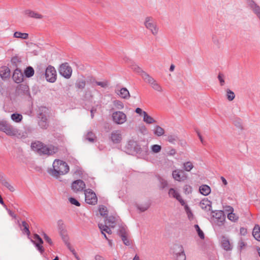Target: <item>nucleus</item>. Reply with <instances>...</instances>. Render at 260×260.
<instances>
[{"label":"nucleus","mask_w":260,"mask_h":260,"mask_svg":"<svg viewBox=\"0 0 260 260\" xmlns=\"http://www.w3.org/2000/svg\"><path fill=\"white\" fill-rule=\"evenodd\" d=\"M31 148L34 151H37L40 155H51L57 152L58 150L57 147L52 145H46L40 141L31 143Z\"/></svg>","instance_id":"1"},{"label":"nucleus","mask_w":260,"mask_h":260,"mask_svg":"<svg viewBox=\"0 0 260 260\" xmlns=\"http://www.w3.org/2000/svg\"><path fill=\"white\" fill-rule=\"evenodd\" d=\"M69 170V167L67 162L59 159H55L53 163L52 169H50L48 173L52 176L57 178L60 175L68 173Z\"/></svg>","instance_id":"2"},{"label":"nucleus","mask_w":260,"mask_h":260,"mask_svg":"<svg viewBox=\"0 0 260 260\" xmlns=\"http://www.w3.org/2000/svg\"><path fill=\"white\" fill-rule=\"evenodd\" d=\"M212 218L213 224L218 226H222L225 221L226 215L222 210L212 211Z\"/></svg>","instance_id":"3"},{"label":"nucleus","mask_w":260,"mask_h":260,"mask_svg":"<svg viewBox=\"0 0 260 260\" xmlns=\"http://www.w3.org/2000/svg\"><path fill=\"white\" fill-rule=\"evenodd\" d=\"M0 131L10 136H15L18 133L16 128L4 120L0 121Z\"/></svg>","instance_id":"4"},{"label":"nucleus","mask_w":260,"mask_h":260,"mask_svg":"<svg viewBox=\"0 0 260 260\" xmlns=\"http://www.w3.org/2000/svg\"><path fill=\"white\" fill-rule=\"evenodd\" d=\"M144 25L154 36L157 35L158 27L154 19L152 17H146L144 21Z\"/></svg>","instance_id":"5"},{"label":"nucleus","mask_w":260,"mask_h":260,"mask_svg":"<svg viewBox=\"0 0 260 260\" xmlns=\"http://www.w3.org/2000/svg\"><path fill=\"white\" fill-rule=\"evenodd\" d=\"M47 81L54 83L57 79V73L55 68L49 65L45 69V77Z\"/></svg>","instance_id":"6"},{"label":"nucleus","mask_w":260,"mask_h":260,"mask_svg":"<svg viewBox=\"0 0 260 260\" xmlns=\"http://www.w3.org/2000/svg\"><path fill=\"white\" fill-rule=\"evenodd\" d=\"M142 78L145 82L149 84L154 90L158 92L162 91L161 86L147 73H143Z\"/></svg>","instance_id":"7"},{"label":"nucleus","mask_w":260,"mask_h":260,"mask_svg":"<svg viewBox=\"0 0 260 260\" xmlns=\"http://www.w3.org/2000/svg\"><path fill=\"white\" fill-rule=\"evenodd\" d=\"M16 91L19 95L23 96L28 99H31L29 87L26 84H21L18 85Z\"/></svg>","instance_id":"8"},{"label":"nucleus","mask_w":260,"mask_h":260,"mask_svg":"<svg viewBox=\"0 0 260 260\" xmlns=\"http://www.w3.org/2000/svg\"><path fill=\"white\" fill-rule=\"evenodd\" d=\"M59 74L67 79H69L72 73V69L68 63L65 62L60 66Z\"/></svg>","instance_id":"9"},{"label":"nucleus","mask_w":260,"mask_h":260,"mask_svg":"<svg viewBox=\"0 0 260 260\" xmlns=\"http://www.w3.org/2000/svg\"><path fill=\"white\" fill-rule=\"evenodd\" d=\"M57 229L59 231L60 236L64 242H67L69 238L67 234V230H66V225L63 221L62 219H59L57 222Z\"/></svg>","instance_id":"10"},{"label":"nucleus","mask_w":260,"mask_h":260,"mask_svg":"<svg viewBox=\"0 0 260 260\" xmlns=\"http://www.w3.org/2000/svg\"><path fill=\"white\" fill-rule=\"evenodd\" d=\"M112 120L118 124H122L126 121V115L121 111H116L113 113Z\"/></svg>","instance_id":"11"},{"label":"nucleus","mask_w":260,"mask_h":260,"mask_svg":"<svg viewBox=\"0 0 260 260\" xmlns=\"http://www.w3.org/2000/svg\"><path fill=\"white\" fill-rule=\"evenodd\" d=\"M85 198L86 202L90 205H95L98 201L95 193L90 189L85 190Z\"/></svg>","instance_id":"12"},{"label":"nucleus","mask_w":260,"mask_h":260,"mask_svg":"<svg viewBox=\"0 0 260 260\" xmlns=\"http://www.w3.org/2000/svg\"><path fill=\"white\" fill-rule=\"evenodd\" d=\"M247 5L260 22V6L253 0H247Z\"/></svg>","instance_id":"13"},{"label":"nucleus","mask_w":260,"mask_h":260,"mask_svg":"<svg viewBox=\"0 0 260 260\" xmlns=\"http://www.w3.org/2000/svg\"><path fill=\"white\" fill-rule=\"evenodd\" d=\"M72 190L75 192H78L82 191L85 188V184L84 182L81 180L78 179L74 181L71 185Z\"/></svg>","instance_id":"14"},{"label":"nucleus","mask_w":260,"mask_h":260,"mask_svg":"<svg viewBox=\"0 0 260 260\" xmlns=\"http://www.w3.org/2000/svg\"><path fill=\"white\" fill-rule=\"evenodd\" d=\"M0 183L10 191L13 192L15 190L14 188L9 183L8 178L2 172H0Z\"/></svg>","instance_id":"15"},{"label":"nucleus","mask_w":260,"mask_h":260,"mask_svg":"<svg viewBox=\"0 0 260 260\" xmlns=\"http://www.w3.org/2000/svg\"><path fill=\"white\" fill-rule=\"evenodd\" d=\"M173 178L176 181H183L186 179L184 172L181 170H175L172 172Z\"/></svg>","instance_id":"16"},{"label":"nucleus","mask_w":260,"mask_h":260,"mask_svg":"<svg viewBox=\"0 0 260 260\" xmlns=\"http://www.w3.org/2000/svg\"><path fill=\"white\" fill-rule=\"evenodd\" d=\"M110 139L115 144L120 143L122 140L121 131L120 130L113 131L111 134Z\"/></svg>","instance_id":"17"},{"label":"nucleus","mask_w":260,"mask_h":260,"mask_svg":"<svg viewBox=\"0 0 260 260\" xmlns=\"http://www.w3.org/2000/svg\"><path fill=\"white\" fill-rule=\"evenodd\" d=\"M38 118L39 119L38 121L39 126L42 129H46L48 126V122L46 115L41 113H40Z\"/></svg>","instance_id":"18"},{"label":"nucleus","mask_w":260,"mask_h":260,"mask_svg":"<svg viewBox=\"0 0 260 260\" xmlns=\"http://www.w3.org/2000/svg\"><path fill=\"white\" fill-rule=\"evenodd\" d=\"M12 78L14 82L17 83L22 82L23 80V75L21 70L18 69L15 70L12 76Z\"/></svg>","instance_id":"19"},{"label":"nucleus","mask_w":260,"mask_h":260,"mask_svg":"<svg viewBox=\"0 0 260 260\" xmlns=\"http://www.w3.org/2000/svg\"><path fill=\"white\" fill-rule=\"evenodd\" d=\"M24 13L25 15L30 18L42 19L43 17L41 14L30 10H26Z\"/></svg>","instance_id":"20"},{"label":"nucleus","mask_w":260,"mask_h":260,"mask_svg":"<svg viewBox=\"0 0 260 260\" xmlns=\"http://www.w3.org/2000/svg\"><path fill=\"white\" fill-rule=\"evenodd\" d=\"M36 131V129L31 126H26L24 130L22 133V137L24 138L29 137L31 136Z\"/></svg>","instance_id":"21"},{"label":"nucleus","mask_w":260,"mask_h":260,"mask_svg":"<svg viewBox=\"0 0 260 260\" xmlns=\"http://www.w3.org/2000/svg\"><path fill=\"white\" fill-rule=\"evenodd\" d=\"M200 206L203 209L210 211L212 208L211 202L208 199L202 200L200 202Z\"/></svg>","instance_id":"22"},{"label":"nucleus","mask_w":260,"mask_h":260,"mask_svg":"<svg viewBox=\"0 0 260 260\" xmlns=\"http://www.w3.org/2000/svg\"><path fill=\"white\" fill-rule=\"evenodd\" d=\"M172 251L175 255L184 252L182 245L178 244L173 245L172 248Z\"/></svg>","instance_id":"23"},{"label":"nucleus","mask_w":260,"mask_h":260,"mask_svg":"<svg viewBox=\"0 0 260 260\" xmlns=\"http://www.w3.org/2000/svg\"><path fill=\"white\" fill-rule=\"evenodd\" d=\"M134 150L137 153L140 154L142 153L143 154L147 155L148 153V149L147 147L141 148L140 146L137 143L135 144Z\"/></svg>","instance_id":"24"},{"label":"nucleus","mask_w":260,"mask_h":260,"mask_svg":"<svg viewBox=\"0 0 260 260\" xmlns=\"http://www.w3.org/2000/svg\"><path fill=\"white\" fill-rule=\"evenodd\" d=\"M252 235L255 240L260 242V226L259 225L256 224L254 226Z\"/></svg>","instance_id":"25"},{"label":"nucleus","mask_w":260,"mask_h":260,"mask_svg":"<svg viewBox=\"0 0 260 260\" xmlns=\"http://www.w3.org/2000/svg\"><path fill=\"white\" fill-rule=\"evenodd\" d=\"M199 191L202 194L206 196L211 192V188L208 185L203 184L200 187Z\"/></svg>","instance_id":"26"},{"label":"nucleus","mask_w":260,"mask_h":260,"mask_svg":"<svg viewBox=\"0 0 260 260\" xmlns=\"http://www.w3.org/2000/svg\"><path fill=\"white\" fill-rule=\"evenodd\" d=\"M117 94L122 99H128L130 97L128 90L125 87L120 89Z\"/></svg>","instance_id":"27"},{"label":"nucleus","mask_w":260,"mask_h":260,"mask_svg":"<svg viewBox=\"0 0 260 260\" xmlns=\"http://www.w3.org/2000/svg\"><path fill=\"white\" fill-rule=\"evenodd\" d=\"M222 248L226 251L232 249L229 240L225 237H223L221 241Z\"/></svg>","instance_id":"28"},{"label":"nucleus","mask_w":260,"mask_h":260,"mask_svg":"<svg viewBox=\"0 0 260 260\" xmlns=\"http://www.w3.org/2000/svg\"><path fill=\"white\" fill-rule=\"evenodd\" d=\"M150 204L149 202H145L142 204H137V208L141 212L146 211L150 207Z\"/></svg>","instance_id":"29"},{"label":"nucleus","mask_w":260,"mask_h":260,"mask_svg":"<svg viewBox=\"0 0 260 260\" xmlns=\"http://www.w3.org/2000/svg\"><path fill=\"white\" fill-rule=\"evenodd\" d=\"M228 208H229V211L231 212L228 214V218L231 221H236L238 219V216L233 213L234 209L232 207L229 206Z\"/></svg>","instance_id":"30"},{"label":"nucleus","mask_w":260,"mask_h":260,"mask_svg":"<svg viewBox=\"0 0 260 260\" xmlns=\"http://www.w3.org/2000/svg\"><path fill=\"white\" fill-rule=\"evenodd\" d=\"M20 228L24 233H25L28 236L30 235L28 224L25 221H22L21 224H20Z\"/></svg>","instance_id":"31"},{"label":"nucleus","mask_w":260,"mask_h":260,"mask_svg":"<svg viewBox=\"0 0 260 260\" xmlns=\"http://www.w3.org/2000/svg\"><path fill=\"white\" fill-rule=\"evenodd\" d=\"M143 121L148 124H152L155 122V120L146 112H143Z\"/></svg>","instance_id":"32"},{"label":"nucleus","mask_w":260,"mask_h":260,"mask_svg":"<svg viewBox=\"0 0 260 260\" xmlns=\"http://www.w3.org/2000/svg\"><path fill=\"white\" fill-rule=\"evenodd\" d=\"M35 73L34 69L32 67L29 66L27 67L24 70V74L26 77L30 78L32 77Z\"/></svg>","instance_id":"33"},{"label":"nucleus","mask_w":260,"mask_h":260,"mask_svg":"<svg viewBox=\"0 0 260 260\" xmlns=\"http://www.w3.org/2000/svg\"><path fill=\"white\" fill-rule=\"evenodd\" d=\"M85 139L91 143L94 142L96 138L95 134L91 131L88 132L84 136Z\"/></svg>","instance_id":"34"},{"label":"nucleus","mask_w":260,"mask_h":260,"mask_svg":"<svg viewBox=\"0 0 260 260\" xmlns=\"http://www.w3.org/2000/svg\"><path fill=\"white\" fill-rule=\"evenodd\" d=\"M212 41L213 44L217 48H219L221 45V40L219 37L216 35H212Z\"/></svg>","instance_id":"35"},{"label":"nucleus","mask_w":260,"mask_h":260,"mask_svg":"<svg viewBox=\"0 0 260 260\" xmlns=\"http://www.w3.org/2000/svg\"><path fill=\"white\" fill-rule=\"evenodd\" d=\"M14 37L26 40L28 38V34L27 33H22L19 31H16L14 34Z\"/></svg>","instance_id":"36"},{"label":"nucleus","mask_w":260,"mask_h":260,"mask_svg":"<svg viewBox=\"0 0 260 260\" xmlns=\"http://www.w3.org/2000/svg\"><path fill=\"white\" fill-rule=\"evenodd\" d=\"M130 67L133 71L140 74V75L142 77L143 73H146L145 72H144L142 70H141V69L134 62H131V64L130 65Z\"/></svg>","instance_id":"37"},{"label":"nucleus","mask_w":260,"mask_h":260,"mask_svg":"<svg viewBox=\"0 0 260 260\" xmlns=\"http://www.w3.org/2000/svg\"><path fill=\"white\" fill-rule=\"evenodd\" d=\"M130 67L133 71L140 74V75L142 77L143 73H146L145 72H144L142 70H141V69L134 62H131V64L130 65Z\"/></svg>","instance_id":"38"},{"label":"nucleus","mask_w":260,"mask_h":260,"mask_svg":"<svg viewBox=\"0 0 260 260\" xmlns=\"http://www.w3.org/2000/svg\"><path fill=\"white\" fill-rule=\"evenodd\" d=\"M1 76L3 79L9 77L10 76V70L9 68L8 67H5L1 71Z\"/></svg>","instance_id":"39"},{"label":"nucleus","mask_w":260,"mask_h":260,"mask_svg":"<svg viewBox=\"0 0 260 260\" xmlns=\"http://www.w3.org/2000/svg\"><path fill=\"white\" fill-rule=\"evenodd\" d=\"M168 194L170 197L174 198L176 199L180 196L179 192L173 188H170Z\"/></svg>","instance_id":"40"},{"label":"nucleus","mask_w":260,"mask_h":260,"mask_svg":"<svg viewBox=\"0 0 260 260\" xmlns=\"http://www.w3.org/2000/svg\"><path fill=\"white\" fill-rule=\"evenodd\" d=\"M11 118L13 121L16 122H19L22 119V116L20 114L13 113L11 115Z\"/></svg>","instance_id":"41"},{"label":"nucleus","mask_w":260,"mask_h":260,"mask_svg":"<svg viewBox=\"0 0 260 260\" xmlns=\"http://www.w3.org/2000/svg\"><path fill=\"white\" fill-rule=\"evenodd\" d=\"M107 217V220L108 223H110V226L113 228L115 227V222L117 219L116 217L114 216H109Z\"/></svg>","instance_id":"42"},{"label":"nucleus","mask_w":260,"mask_h":260,"mask_svg":"<svg viewBox=\"0 0 260 260\" xmlns=\"http://www.w3.org/2000/svg\"><path fill=\"white\" fill-rule=\"evenodd\" d=\"M226 96L227 99L229 101H233L235 98V94L234 92L230 89L226 90Z\"/></svg>","instance_id":"43"},{"label":"nucleus","mask_w":260,"mask_h":260,"mask_svg":"<svg viewBox=\"0 0 260 260\" xmlns=\"http://www.w3.org/2000/svg\"><path fill=\"white\" fill-rule=\"evenodd\" d=\"M118 234L120 237L126 236L127 235L126 227L125 225H120L118 231Z\"/></svg>","instance_id":"44"},{"label":"nucleus","mask_w":260,"mask_h":260,"mask_svg":"<svg viewBox=\"0 0 260 260\" xmlns=\"http://www.w3.org/2000/svg\"><path fill=\"white\" fill-rule=\"evenodd\" d=\"M45 69L38 68L36 70V75L38 78L43 79L45 77Z\"/></svg>","instance_id":"45"},{"label":"nucleus","mask_w":260,"mask_h":260,"mask_svg":"<svg viewBox=\"0 0 260 260\" xmlns=\"http://www.w3.org/2000/svg\"><path fill=\"white\" fill-rule=\"evenodd\" d=\"M164 129L158 125H156L155 127L154 130V134L157 136H161L164 134Z\"/></svg>","instance_id":"46"},{"label":"nucleus","mask_w":260,"mask_h":260,"mask_svg":"<svg viewBox=\"0 0 260 260\" xmlns=\"http://www.w3.org/2000/svg\"><path fill=\"white\" fill-rule=\"evenodd\" d=\"M185 211L187 215V217L189 220H192L193 219V214L192 213L190 208L187 205L185 206Z\"/></svg>","instance_id":"47"},{"label":"nucleus","mask_w":260,"mask_h":260,"mask_svg":"<svg viewBox=\"0 0 260 260\" xmlns=\"http://www.w3.org/2000/svg\"><path fill=\"white\" fill-rule=\"evenodd\" d=\"M99 211L101 216H105L108 214V210L106 207L100 205L99 207Z\"/></svg>","instance_id":"48"},{"label":"nucleus","mask_w":260,"mask_h":260,"mask_svg":"<svg viewBox=\"0 0 260 260\" xmlns=\"http://www.w3.org/2000/svg\"><path fill=\"white\" fill-rule=\"evenodd\" d=\"M86 82L84 80H79L77 81L75 84V86L77 88L81 89H83L85 88Z\"/></svg>","instance_id":"49"},{"label":"nucleus","mask_w":260,"mask_h":260,"mask_svg":"<svg viewBox=\"0 0 260 260\" xmlns=\"http://www.w3.org/2000/svg\"><path fill=\"white\" fill-rule=\"evenodd\" d=\"M194 228L197 231L198 236L201 239H204L205 238V235L203 233V232L201 230L200 226L198 224H195L194 225Z\"/></svg>","instance_id":"50"},{"label":"nucleus","mask_w":260,"mask_h":260,"mask_svg":"<svg viewBox=\"0 0 260 260\" xmlns=\"http://www.w3.org/2000/svg\"><path fill=\"white\" fill-rule=\"evenodd\" d=\"M193 168V166L190 161H187L183 164V168L186 171L189 172Z\"/></svg>","instance_id":"51"},{"label":"nucleus","mask_w":260,"mask_h":260,"mask_svg":"<svg viewBox=\"0 0 260 260\" xmlns=\"http://www.w3.org/2000/svg\"><path fill=\"white\" fill-rule=\"evenodd\" d=\"M178 140V138L176 135H169L167 138V140L171 143L174 144Z\"/></svg>","instance_id":"52"},{"label":"nucleus","mask_w":260,"mask_h":260,"mask_svg":"<svg viewBox=\"0 0 260 260\" xmlns=\"http://www.w3.org/2000/svg\"><path fill=\"white\" fill-rule=\"evenodd\" d=\"M114 105L115 107L119 110L122 109L124 108L123 104L122 102L119 100H115L113 102Z\"/></svg>","instance_id":"53"},{"label":"nucleus","mask_w":260,"mask_h":260,"mask_svg":"<svg viewBox=\"0 0 260 260\" xmlns=\"http://www.w3.org/2000/svg\"><path fill=\"white\" fill-rule=\"evenodd\" d=\"M151 149L153 153H158L160 151L161 147L159 145L155 144L151 146Z\"/></svg>","instance_id":"54"},{"label":"nucleus","mask_w":260,"mask_h":260,"mask_svg":"<svg viewBox=\"0 0 260 260\" xmlns=\"http://www.w3.org/2000/svg\"><path fill=\"white\" fill-rule=\"evenodd\" d=\"M127 235L126 236H122L121 237L122 241H123L124 245L126 246H129L131 244V242L127 238Z\"/></svg>","instance_id":"55"},{"label":"nucleus","mask_w":260,"mask_h":260,"mask_svg":"<svg viewBox=\"0 0 260 260\" xmlns=\"http://www.w3.org/2000/svg\"><path fill=\"white\" fill-rule=\"evenodd\" d=\"M159 180L160 184V187L161 189H164L165 188L168 186V183L166 180L161 178H160Z\"/></svg>","instance_id":"56"},{"label":"nucleus","mask_w":260,"mask_h":260,"mask_svg":"<svg viewBox=\"0 0 260 260\" xmlns=\"http://www.w3.org/2000/svg\"><path fill=\"white\" fill-rule=\"evenodd\" d=\"M70 203L76 206H80V203L74 198L71 197L69 199Z\"/></svg>","instance_id":"57"},{"label":"nucleus","mask_w":260,"mask_h":260,"mask_svg":"<svg viewBox=\"0 0 260 260\" xmlns=\"http://www.w3.org/2000/svg\"><path fill=\"white\" fill-rule=\"evenodd\" d=\"M74 174H75V175L77 176L78 177L83 178V177L82 176V175L83 174L82 169L80 167H78L76 169V171H75Z\"/></svg>","instance_id":"58"},{"label":"nucleus","mask_w":260,"mask_h":260,"mask_svg":"<svg viewBox=\"0 0 260 260\" xmlns=\"http://www.w3.org/2000/svg\"><path fill=\"white\" fill-rule=\"evenodd\" d=\"M95 83L97 85L100 86L103 88H106L108 85V83L107 81H103V82L95 81Z\"/></svg>","instance_id":"59"},{"label":"nucleus","mask_w":260,"mask_h":260,"mask_svg":"<svg viewBox=\"0 0 260 260\" xmlns=\"http://www.w3.org/2000/svg\"><path fill=\"white\" fill-rule=\"evenodd\" d=\"M234 123L237 127L242 128V122L240 119L236 118L234 121Z\"/></svg>","instance_id":"60"},{"label":"nucleus","mask_w":260,"mask_h":260,"mask_svg":"<svg viewBox=\"0 0 260 260\" xmlns=\"http://www.w3.org/2000/svg\"><path fill=\"white\" fill-rule=\"evenodd\" d=\"M176 256V260H186V256L184 252L177 254Z\"/></svg>","instance_id":"61"},{"label":"nucleus","mask_w":260,"mask_h":260,"mask_svg":"<svg viewBox=\"0 0 260 260\" xmlns=\"http://www.w3.org/2000/svg\"><path fill=\"white\" fill-rule=\"evenodd\" d=\"M218 79L219 81L220 84L221 86L224 85L225 82L224 80V75L221 73H219L218 75Z\"/></svg>","instance_id":"62"},{"label":"nucleus","mask_w":260,"mask_h":260,"mask_svg":"<svg viewBox=\"0 0 260 260\" xmlns=\"http://www.w3.org/2000/svg\"><path fill=\"white\" fill-rule=\"evenodd\" d=\"M43 236H44V238L45 239V240L50 245H52L53 244V243H52V241L51 239V238L47 236V235L46 234H45V233H43Z\"/></svg>","instance_id":"63"},{"label":"nucleus","mask_w":260,"mask_h":260,"mask_svg":"<svg viewBox=\"0 0 260 260\" xmlns=\"http://www.w3.org/2000/svg\"><path fill=\"white\" fill-rule=\"evenodd\" d=\"M43 243H35L36 247L37 249L40 252V253H42L44 251V249L42 246Z\"/></svg>","instance_id":"64"}]
</instances>
